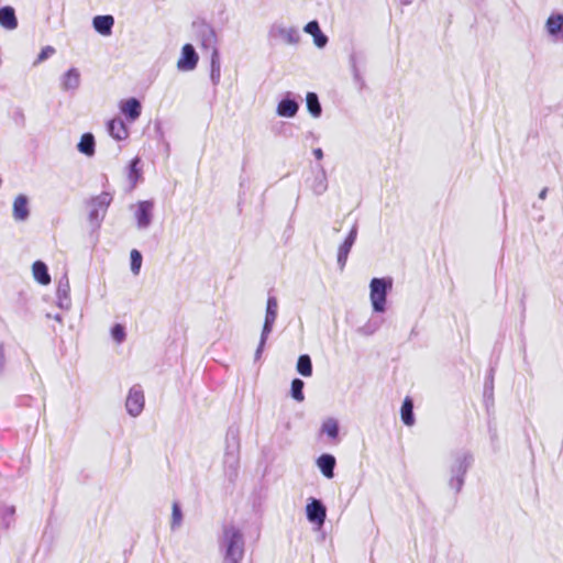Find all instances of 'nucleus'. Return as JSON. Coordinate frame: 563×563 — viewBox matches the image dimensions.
<instances>
[{
	"label": "nucleus",
	"mask_w": 563,
	"mask_h": 563,
	"mask_svg": "<svg viewBox=\"0 0 563 563\" xmlns=\"http://www.w3.org/2000/svg\"><path fill=\"white\" fill-rule=\"evenodd\" d=\"M222 563H241L244 556V537L241 530L232 525L224 526L218 540Z\"/></svg>",
	"instance_id": "nucleus-1"
},
{
	"label": "nucleus",
	"mask_w": 563,
	"mask_h": 563,
	"mask_svg": "<svg viewBox=\"0 0 563 563\" xmlns=\"http://www.w3.org/2000/svg\"><path fill=\"white\" fill-rule=\"evenodd\" d=\"M474 462L473 455L470 452H457L450 465V477L448 481L449 487L459 494L464 485L465 476Z\"/></svg>",
	"instance_id": "nucleus-2"
},
{
	"label": "nucleus",
	"mask_w": 563,
	"mask_h": 563,
	"mask_svg": "<svg viewBox=\"0 0 563 563\" xmlns=\"http://www.w3.org/2000/svg\"><path fill=\"white\" fill-rule=\"evenodd\" d=\"M227 446L223 457L224 474L230 481H234L238 476L240 467V439L236 429H229L227 433Z\"/></svg>",
	"instance_id": "nucleus-3"
},
{
	"label": "nucleus",
	"mask_w": 563,
	"mask_h": 563,
	"mask_svg": "<svg viewBox=\"0 0 563 563\" xmlns=\"http://www.w3.org/2000/svg\"><path fill=\"white\" fill-rule=\"evenodd\" d=\"M393 282L390 278H373L369 284L371 302L375 312H384L386 309V297L391 289Z\"/></svg>",
	"instance_id": "nucleus-4"
},
{
	"label": "nucleus",
	"mask_w": 563,
	"mask_h": 563,
	"mask_svg": "<svg viewBox=\"0 0 563 563\" xmlns=\"http://www.w3.org/2000/svg\"><path fill=\"white\" fill-rule=\"evenodd\" d=\"M277 313H278L277 298L274 296H269L267 298V302H266L265 320H264L263 330L261 333L260 344L255 352V358L261 357V354L264 350L266 340H267L268 335L271 334V332L273 331V327L276 321Z\"/></svg>",
	"instance_id": "nucleus-5"
},
{
	"label": "nucleus",
	"mask_w": 563,
	"mask_h": 563,
	"mask_svg": "<svg viewBox=\"0 0 563 563\" xmlns=\"http://www.w3.org/2000/svg\"><path fill=\"white\" fill-rule=\"evenodd\" d=\"M112 201L109 192H101L93 197L89 203V222L93 228H99L107 212L108 207Z\"/></svg>",
	"instance_id": "nucleus-6"
},
{
	"label": "nucleus",
	"mask_w": 563,
	"mask_h": 563,
	"mask_svg": "<svg viewBox=\"0 0 563 563\" xmlns=\"http://www.w3.org/2000/svg\"><path fill=\"white\" fill-rule=\"evenodd\" d=\"M544 30L552 43L563 45V13H551L544 23Z\"/></svg>",
	"instance_id": "nucleus-7"
},
{
	"label": "nucleus",
	"mask_w": 563,
	"mask_h": 563,
	"mask_svg": "<svg viewBox=\"0 0 563 563\" xmlns=\"http://www.w3.org/2000/svg\"><path fill=\"white\" fill-rule=\"evenodd\" d=\"M139 230H146L153 221L154 202L151 200L139 201L132 207Z\"/></svg>",
	"instance_id": "nucleus-8"
},
{
	"label": "nucleus",
	"mask_w": 563,
	"mask_h": 563,
	"mask_svg": "<svg viewBox=\"0 0 563 563\" xmlns=\"http://www.w3.org/2000/svg\"><path fill=\"white\" fill-rule=\"evenodd\" d=\"M269 36L280 40L285 44L296 45L300 42V33L295 26H285L283 24H273L269 29Z\"/></svg>",
	"instance_id": "nucleus-9"
},
{
	"label": "nucleus",
	"mask_w": 563,
	"mask_h": 563,
	"mask_svg": "<svg viewBox=\"0 0 563 563\" xmlns=\"http://www.w3.org/2000/svg\"><path fill=\"white\" fill-rule=\"evenodd\" d=\"M126 411L131 417L141 415L144 408V393L140 385H134L130 388L125 401Z\"/></svg>",
	"instance_id": "nucleus-10"
},
{
	"label": "nucleus",
	"mask_w": 563,
	"mask_h": 563,
	"mask_svg": "<svg viewBox=\"0 0 563 563\" xmlns=\"http://www.w3.org/2000/svg\"><path fill=\"white\" fill-rule=\"evenodd\" d=\"M306 515L311 523L322 527L327 518V508L321 500L310 497L306 506Z\"/></svg>",
	"instance_id": "nucleus-11"
},
{
	"label": "nucleus",
	"mask_w": 563,
	"mask_h": 563,
	"mask_svg": "<svg viewBox=\"0 0 563 563\" xmlns=\"http://www.w3.org/2000/svg\"><path fill=\"white\" fill-rule=\"evenodd\" d=\"M198 54L191 44H185L181 48V56L177 62V68L181 71L194 70L198 64Z\"/></svg>",
	"instance_id": "nucleus-12"
},
{
	"label": "nucleus",
	"mask_w": 563,
	"mask_h": 563,
	"mask_svg": "<svg viewBox=\"0 0 563 563\" xmlns=\"http://www.w3.org/2000/svg\"><path fill=\"white\" fill-rule=\"evenodd\" d=\"M356 236H357V227H356V224H354L353 228L351 229L350 233L345 238L344 242L339 246V250H338V265L341 271H343L346 265V261H347L350 251H351L353 244L355 243Z\"/></svg>",
	"instance_id": "nucleus-13"
},
{
	"label": "nucleus",
	"mask_w": 563,
	"mask_h": 563,
	"mask_svg": "<svg viewBox=\"0 0 563 563\" xmlns=\"http://www.w3.org/2000/svg\"><path fill=\"white\" fill-rule=\"evenodd\" d=\"M60 89L65 92H71L78 90L81 82V75L79 69L71 67L65 74L60 76Z\"/></svg>",
	"instance_id": "nucleus-14"
},
{
	"label": "nucleus",
	"mask_w": 563,
	"mask_h": 563,
	"mask_svg": "<svg viewBox=\"0 0 563 563\" xmlns=\"http://www.w3.org/2000/svg\"><path fill=\"white\" fill-rule=\"evenodd\" d=\"M70 286L69 279L66 275H64L57 285L56 297L57 305L62 309L68 310L70 308V297H69Z\"/></svg>",
	"instance_id": "nucleus-15"
},
{
	"label": "nucleus",
	"mask_w": 563,
	"mask_h": 563,
	"mask_svg": "<svg viewBox=\"0 0 563 563\" xmlns=\"http://www.w3.org/2000/svg\"><path fill=\"white\" fill-rule=\"evenodd\" d=\"M114 25V18L110 14L96 15L92 19V27L102 36H110Z\"/></svg>",
	"instance_id": "nucleus-16"
},
{
	"label": "nucleus",
	"mask_w": 563,
	"mask_h": 563,
	"mask_svg": "<svg viewBox=\"0 0 563 563\" xmlns=\"http://www.w3.org/2000/svg\"><path fill=\"white\" fill-rule=\"evenodd\" d=\"M12 216L15 221H26L30 217L29 199L25 195H19L13 201Z\"/></svg>",
	"instance_id": "nucleus-17"
},
{
	"label": "nucleus",
	"mask_w": 563,
	"mask_h": 563,
	"mask_svg": "<svg viewBox=\"0 0 563 563\" xmlns=\"http://www.w3.org/2000/svg\"><path fill=\"white\" fill-rule=\"evenodd\" d=\"M290 92L282 99L277 106L276 112L283 118H294L299 109V104L295 99L289 98Z\"/></svg>",
	"instance_id": "nucleus-18"
},
{
	"label": "nucleus",
	"mask_w": 563,
	"mask_h": 563,
	"mask_svg": "<svg viewBox=\"0 0 563 563\" xmlns=\"http://www.w3.org/2000/svg\"><path fill=\"white\" fill-rule=\"evenodd\" d=\"M335 464L336 460L332 454L324 453L317 459V466L323 476L329 479L333 478L334 476Z\"/></svg>",
	"instance_id": "nucleus-19"
},
{
	"label": "nucleus",
	"mask_w": 563,
	"mask_h": 563,
	"mask_svg": "<svg viewBox=\"0 0 563 563\" xmlns=\"http://www.w3.org/2000/svg\"><path fill=\"white\" fill-rule=\"evenodd\" d=\"M303 31L313 37V43L317 47L323 48L328 43V37L320 30L319 23L317 21H310L303 27Z\"/></svg>",
	"instance_id": "nucleus-20"
},
{
	"label": "nucleus",
	"mask_w": 563,
	"mask_h": 563,
	"mask_svg": "<svg viewBox=\"0 0 563 563\" xmlns=\"http://www.w3.org/2000/svg\"><path fill=\"white\" fill-rule=\"evenodd\" d=\"M0 25L9 31L18 27V19L12 7L5 5L0 8Z\"/></svg>",
	"instance_id": "nucleus-21"
},
{
	"label": "nucleus",
	"mask_w": 563,
	"mask_h": 563,
	"mask_svg": "<svg viewBox=\"0 0 563 563\" xmlns=\"http://www.w3.org/2000/svg\"><path fill=\"white\" fill-rule=\"evenodd\" d=\"M108 132L117 141L125 140L129 135L128 129L120 118L112 119L108 122Z\"/></svg>",
	"instance_id": "nucleus-22"
},
{
	"label": "nucleus",
	"mask_w": 563,
	"mask_h": 563,
	"mask_svg": "<svg viewBox=\"0 0 563 563\" xmlns=\"http://www.w3.org/2000/svg\"><path fill=\"white\" fill-rule=\"evenodd\" d=\"M358 56L356 53H353L350 55L349 62H350V68L353 77L354 85L356 86L357 90H363L366 86L364 77L362 75L361 68L358 66Z\"/></svg>",
	"instance_id": "nucleus-23"
},
{
	"label": "nucleus",
	"mask_w": 563,
	"mask_h": 563,
	"mask_svg": "<svg viewBox=\"0 0 563 563\" xmlns=\"http://www.w3.org/2000/svg\"><path fill=\"white\" fill-rule=\"evenodd\" d=\"M141 102L135 98H130L121 106L122 113L131 121L134 122L141 115Z\"/></svg>",
	"instance_id": "nucleus-24"
},
{
	"label": "nucleus",
	"mask_w": 563,
	"mask_h": 563,
	"mask_svg": "<svg viewBox=\"0 0 563 563\" xmlns=\"http://www.w3.org/2000/svg\"><path fill=\"white\" fill-rule=\"evenodd\" d=\"M328 189V179H327V173L322 165L318 166V173L316 174L312 184H311V190L314 195L320 196L324 194Z\"/></svg>",
	"instance_id": "nucleus-25"
},
{
	"label": "nucleus",
	"mask_w": 563,
	"mask_h": 563,
	"mask_svg": "<svg viewBox=\"0 0 563 563\" xmlns=\"http://www.w3.org/2000/svg\"><path fill=\"white\" fill-rule=\"evenodd\" d=\"M95 136L91 133H85L81 135L79 143L77 144V150L88 156L91 157L95 155Z\"/></svg>",
	"instance_id": "nucleus-26"
},
{
	"label": "nucleus",
	"mask_w": 563,
	"mask_h": 563,
	"mask_svg": "<svg viewBox=\"0 0 563 563\" xmlns=\"http://www.w3.org/2000/svg\"><path fill=\"white\" fill-rule=\"evenodd\" d=\"M33 276L36 282L41 285H48L51 283V276L48 274L47 266L42 261H36L32 266Z\"/></svg>",
	"instance_id": "nucleus-27"
},
{
	"label": "nucleus",
	"mask_w": 563,
	"mask_h": 563,
	"mask_svg": "<svg viewBox=\"0 0 563 563\" xmlns=\"http://www.w3.org/2000/svg\"><path fill=\"white\" fill-rule=\"evenodd\" d=\"M201 43L206 48L218 49L217 48V34L213 27L210 25H203L200 30Z\"/></svg>",
	"instance_id": "nucleus-28"
},
{
	"label": "nucleus",
	"mask_w": 563,
	"mask_h": 563,
	"mask_svg": "<svg viewBox=\"0 0 563 563\" xmlns=\"http://www.w3.org/2000/svg\"><path fill=\"white\" fill-rule=\"evenodd\" d=\"M221 78V62L218 49H213L211 54V70H210V79L214 86L220 82Z\"/></svg>",
	"instance_id": "nucleus-29"
},
{
	"label": "nucleus",
	"mask_w": 563,
	"mask_h": 563,
	"mask_svg": "<svg viewBox=\"0 0 563 563\" xmlns=\"http://www.w3.org/2000/svg\"><path fill=\"white\" fill-rule=\"evenodd\" d=\"M401 420L406 426H413L415 416H413V402L410 398H406L402 402L401 410Z\"/></svg>",
	"instance_id": "nucleus-30"
},
{
	"label": "nucleus",
	"mask_w": 563,
	"mask_h": 563,
	"mask_svg": "<svg viewBox=\"0 0 563 563\" xmlns=\"http://www.w3.org/2000/svg\"><path fill=\"white\" fill-rule=\"evenodd\" d=\"M306 104L309 113L313 118H319L322 113V108L317 93L308 92L306 96Z\"/></svg>",
	"instance_id": "nucleus-31"
},
{
	"label": "nucleus",
	"mask_w": 563,
	"mask_h": 563,
	"mask_svg": "<svg viewBox=\"0 0 563 563\" xmlns=\"http://www.w3.org/2000/svg\"><path fill=\"white\" fill-rule=\"evenodd\" d=\"M296 368L300 375L310 377L312 375V363L310 356L308 354L300 355L298 357Z\"/></svg>",
	"instance_id": "nucleus-32"
},
{
	"label": "nucleus",
	"mask_w": 563,
	"mask_h": 563,
	"mask_svg": "<svg viewBox=\"0 0 563 563\" xmlns=\"http://www.w3.org/2000/svg\"><path fill=\"white\" fill-rule=\"evenodd\" d=\"M321 431L331 439H336L339 434V423L334 418H328L323 421Z\"/></svg>",
	"instance_id": "nucleus-33"
},
{
	"label": "nucleus",
	"mask_w": 563,
	"mask_h": 563,
	"mask_svg": "<svg viewBox=\"0 0 563 563\" xmlns=\"http://www.w3.org/2000/svg\"><path fill=\"white\" fill-rule=\"evenodd\" d=\"M303 387H305V383L301 379H299V378L292 379L290 391H291V397L295 400L302 401L305 399Z\"/></svg>",
	"instance_id": "nucleus-34"
},
{
	"label": "nucleus",
	"mask_w": 563,
	"mask_h": 563,
	"mask_svg": "<svg viewBox=\"0 0 563 563\" xmlns=\"http://www.w3.org/2000/svg\"><path fill=\"white\" fill-rule=\"evenodd\" d=\"M15 514V507L11 505H3L0 507V517L4 522L5 527H9L11 519Z\"/></svg>",
	"instance_id": "nucleus-35"
},
{
	"label": "nucleus",
	"mask_w": 563,
	"mask_h": 563,
	"mask_svg": "<svg viewBox=\"0 0 563 563\" xmlns=\"http://www.w3.org/2000/svg\"><path fill=\"white\" fill-rule=\"evenodd\" d=\"M142 265V255L137 250L131 251V271L133 274L137 275L140 273Z\"/></svg>",
	"instance_id": "nucleus-36"
},
{
	"label": "nucleus",
	"mask_w": 563,
	"mask_h": 563,
	"mask_svg": "<svg viewBox=\"0 0 563 563\" xmlns=\"http://www.w3.org/2000/svg\"><path fill=\"white\" fill-rule=\"evenodd\" d=\"M140 164V158L135 157L130 163V172H129V179L132 183V186L136 184V180L140 176V169L137 168V165Z\"/></svg>",
	"instance_id": "nucleus-37"
},
{
	"label": "nucleus",
	"mask_w": 563,
	"mask_h": 563,
	"mask_svg": "<svg viewBox=\"0 0 563 563\" xmlns=\"http://www.w3.org/2000/svg\"><path fill=\"white\" fill-rule=\"evenodd\" d=\"M111 336L118 344L122 343L126 336L124 327L119 323L114 324L111 329Z\"/></svg>",
	"instance_id": "nucleus-38"
},
{
	"label": "nucleus",
	"mask_w": 563,
	"mask_h": 563,
	"mask_svg": "<svg viewBox=\"0 0 563 563\" xmlns=\"http://www.w3.org/2000/svg\"><path fill=\"white\" fill-rule=\"evenodd\" d=\"M183 514L178 503L173 504V512H172V529H176L181 525Z\"/></svg>",
	"instance_id": "nucleus-39"
},
{
	"label": "nucleus",
	"mask_w": 563,
	"mask_h": 563,
	"mask_svg": "<svg viewBox=\"0 0 563 563\" xmlns=\"http://www.w3.org/2000/svg\"><path fill=\"white\" fill-rule=\"evenodd\" d=\"M55 53V48L52 47V46H45L44 48H42V51L40 52L37 58L35 59L34 62V65H38L40 63L46 60L48 57H51L53 54Z\"/></svg>",
	"instance_id": "nucleus-40"
},
{
	"label": "nucleus",
	"mask_w": 563,
	"mask_h": 563,
	"mask_svg": "<svg viewBox=\"0 0 563 563\" xmlns=\"http://www.w3.org/2000/svg\"><path fill=\"white\" fill-rule=\"evenodd\" d=\"M377 330V327L372 324V323H367L361 328L357 329V332L362 335H365V336H368V335H372L376 332Z\"/></svg>",
	"instance_id": "nucleus-41"
},
{
	"label": "nucleus",
	"mask_w": 563,
	"mask_h": 563,
	"mask_svg": "<svg viewBox=\"0 0 563 563\" xmlns=\"http://www.w3.org/2000/svg\"><path fill=\"white\" fill-rule=\"evenodd\" d=\"M3 367H4V353H3L2 346L0 345V373L2 372Z\"/></svg>",
	"instance_id": "nucleus-42"
},
{
	"label": "nucleus",
	"mask_w": 563,
	"mask_h": 563,
	"mask_svg": "<svg viewBox=\"0 0 563 563\" xmlns=\"http://www.w3.org/2000/svg\"><path fill=\"white\" fill-rule=\"evenodd\" d=\"M313 156H314L318 161L322 159V157H323V152H322V150H321V148H314V150H313Z\"/></svg>",
	"instance_id": "nucleus-43"
},
{
	"label": "nucleus",
	"mask_w": 563,
	"mask_h": 563,
	"mask_svg": "<svg viewBox=\"0 0 563 563\" xmlns=\"http://www.w3.org/2000/svg\"><path fill=\"white\" fill-rule=\"evenodd\" d=\"M548 191L549 189L547 187H544L540 192H539V199L541 200H544L548 196Z\"/></svg>",
	"instance_id": "nucleus-44"
},
{
	"label": "nucleus",
	"mask_w": 563,
	"mask_h": 563,
	"mask_svg": "<svg viewBox=\"0 0 563 563\" xmlns=\"http://www.w3.org/2000/svg\"><path fill=\"white\" fill-rule=\"evenodd\" d=\"M54 319L58 322H62V316L60 314H56L54 316Z\"/></svg>",
	"instance_id": "nucleus-45"
}]
</instances>
